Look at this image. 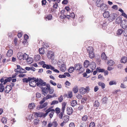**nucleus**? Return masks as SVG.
<instances>
[{
  "label": "nucleus",
  "instance_id": "nucleus-27",
  "mask_svg": "<svg viewBox=\"0 0 127 127\" xmlns=\"http://www.w3.org/2000/svg\"><path fill=\"white\" fill-rule=\"evenodd\" d=\"M101 57L103 60H105L106 59L107 57L105 53H102L101 55Z\"/></svg>",
  "mask_w": 127,
  "mask_h": 127
},
{
  "label": "nucleus",
  "instance_id": "nucleus-21",
  "mask_svg": "<svg viewBox=\"0 0 127 127\" xmlns=\"http://www.w3.org/2000/svg\"><path fill=\"white\" fill-rule=\"evenodd\" d=\"M63 120L64 123L67 122L69 120V116L66 115L64 116L63 118Z\"/></svg>",
  "mask_w": 127,
  "mask_h": 127
},
{
  "label": "nucleus",
  "instance_id": "nucleus-62",
  "mask_svg": "<svg viewBox=\"0 0 127 127\" xmlns=\"http://www.w3.org/2000/svg\"><path fill=\"white\" fill-rule=\"evenodd\" d=\"M127 86L123 83H121L120 86V87L123 89H125L126 88Z\"/></svg>",
  "mask_w": 127,
  "mask_h": 127
},
{
  "label": "nucleus",
  "instance_id": "nucleus-54",
  "mask_svg": "<svg viewBox=\"0 0 127 127\" xmlns=\"http://www.w3.org/2000/svg\"><path fill=\"white\" fill-rule=\"evenodd\" d=\"M96 5L98 7H100L101 5L100 4V0H97L96 2Z\"/></svg>",
  "mask_w": 127,
  "mask_h": 127
},
{
  "label": "nucleus",
  "instance_id": "nucleus-18",
  "mask_svg": "<svg viewBox=\"0 0 127 127\" xmlns=\"http://www.w3.org/2000/svg\"><path fill=\"white\" fill-rule=\"evenodd\" d=\"M110 15L109 11H105L103 13V16L105 18H108Z\"/></svg>",
  "mask_w": 127,
  "mask_h": 127
},
{
  "label": "nucleus",
  "instance_id": "nucleus-16",
  "mask_svg": "<svg viewBox=\"0 0 127 127\" xmlns=\"http://www.w3.org/2000/svg\"><path fill=\"white\" fill-rule=\"evenodd\" d=\"M48 104V103L47 102H45L44 103L43 105L41 104L37 108V109H42L45 107Z\"/></svg>",
  "mask_w": 127,
  "mask_h": 127
},
{
  "label": "nucleus",
  "instance_id": "nucleus-6",
  "mask_svg": "<svg viewBox=\"0 0 127 127\" xmlns=\"http://www.w3.org/2000/svg\"><path fill=\"white\" fill-rule=\"evenodd\" d=\"M90 68L91 69L92 72L93 71V70L95 69L96 67V64L95 62H92L89 65Z\"/></svg>",
  "mask_w": 127,
  "mask_h": 127
},
{
  "label": "nucleus",
  "instance_id": "nucleus-39",
  "mask_svg": "<svg viewBox=\"0 0 127 127\" xmlns=\"http://www.w3.org/2000/svg\"><path fill=\"white\" fill-rule=\"evenodd\" d=\"M89 57L91 59H92L95 57V55L94 52L89 53Z\"/></svg>",
  "mask_w": 127,
  "mask_h": 127
},
{
  "label": "nucleus",
  "instance_id": "nucleus-38",
  "mask_svg": "<svg viewBox=\"0 0 127 127\" xmlns=\"http://www.w3.org/2000/svg\"><path fill=\"white\" fill-rule=\"evenodd\" d=\"M35 106V104L34 103H31L29 105V108L30 109L33 108Z\"/></svg>",
  "mask_w": 127,
  "mask_h": 127
},
{
  "label": "nucleus",
  "instance_id": "nucleus-14",
  "mask_svg": "<svg viewBox=\"0 0 127 127\" xmlns=\"http://www.w3.org/2000/svg\"><path fill=\"white\" fill-rule=\"evenodd\" d=\"M100 8L101 10H105L107 9V6L105 4L103 3L101 5Z\"/></svg>",
  "mask_w": 127,
  "mask_h": 127
},
{
  "label": "nucleus",
  "instance_id": "nucleus-41",
  "mask_svg": "<svg viewBox=\"0 0 127 127\" xmlns=\"http://www.w3.org/2000/svg\"><path fill=\"white\" fill-rule=\"evenodd\" d=\"M116 84V82L115 80L111 81L109 83V84L110 85H115Z\"/></svg>",
  "mask_w": 127,
  "mask_h": 127
},
{
  "label": "nucleus",
  "instance_id": "nucleus-10",
  "mask_svg": "<svg viewBox=\"0 0 127 127\" xmlns=\"http://www.w3.org/2000/svg\"><path fill=\"white\" fill-rule=\"evenodd\" d=\"M39 63L41 65H42V67L43 68H46L47 69H50V66L51 65H49L45 64V62L43 61H42Z\"/></svg>",
  "mask_w": 127,
  "mask_h": 127
},
{
  "label": "nucleus",
  "instance_id": "nucleus-20",
  "mask_svg": "<svg viewBox=\"0 0 127 127\" xmlns=\"http://www.w3.org/2000/svg\"><path fill=\"white\" fill-rule=\"evenodd\" d=\"M23 53L21 52L18 53L17 54V58L20 60H21L23 59Z\"/></svg>",
  "mask_w": 127,
  "mask_h": 127
},
{
  "label": "nucleus",
  "instance_id": "nucleus-59",
  "mask_svg": "<svg viewBox=\"0 0 127 127\" xmlns=\"http://www.w3.org/2000/svg\"><path fill=\"white\" fill-rule=\"evenodd\" d=\"M123 34L125 36H127V29H125L123 31Z\"/></svg>",
  "mask_w": 127,
  "mask_h": 127
},
{
  "label": "nucleus",
  "instance_id": "nucleus-1",
  "mask_svg": "<svg viewBox=\"0 0 127 127\" xmlns=\"http://www.w3.org/2000/svg\"><path fill=\"white\" fill-rule=\"evenodd\" d=\"M54 111L55 110L54 109H52L51 108H49L47 109L46 111V113H44L42 112L35 113V115L37 116V117H45L47 116L48 113L50 112V111Z\"/></svg>",
  "mask_w": 127,
  "mask_h": 127
},
{
  "label": "nucleus",
  "instance_id": "nucleus-3",
  "mask_svg": "<svg viewBox=\"0 0 127 127\" xmlns=\"http://www.w3.org/2000/svg\"><path fill=\"white\" fill-rule=\"evenodd\" d=\"M49 84H47L45 86L41 87L42 94L46 96L48 94Z\"/></svg>",
  "mask_w": 127,
  "mask_h": 127
},
{
  "label": "nucleus",
  "instance_id": "nucleus-46",
  "mask_svg": "<svg viewBox=\"0 0 127 127\" xmlns=\"http://www.w3.org/2000/svg\"><path fill=\"white\" fill-rule=\"evenodd\" d=\"M11 79V77H9L7 79H5L4 80V82L3 84H5L7 82H9L10 81Z\"/></svg>",
  "mask_w": 127,
  "mask_h": 127
},
{
  "label": "nucleus",
  "instance_id": "nucleus-55",
  "mask_svg": "<svg viewBox=\"0 0 127 127\" xmlns=\"http://www.w3.org/2000/svg\"><path fill=\"white\" fill-rule=\"evenodd\" d=\"M60 18H61L62 19H63L65 18L66 17L68 19H69V17H68V16H67L65 15H64L62 14L60 16Z\"/></svg>",
  "mask_w": 127,
  "mask_h": 127
},
{
  "label": "nucleus",
  "instance_id": "nucleus-47",
  "mask_svg": "<svg viewBox=\"0 0 127 127\" xmlns=\"http://www.w3.org/2000/svg\"><path fill=\"white\" fill-rule=\"evenodd\" d=\"M1 121L4 124H6L7 122V120L6 118L3 117L1 119Z\"/></svg>",
  "mask_w": 127,
  "mask_h": 127
},
{
  "label": "nucleus",
  "instance_id": "nucleus-33",
  "mask_svg": "<svg viewBox=\"0 0 127 127\" xmlns=\"http://www.w3.org/2000/svg\"><path fill=\"white\" fill-rule=\"evenodd\" d=\"M99 105V103L98 101L96 100L94 103L93 106L95 107H98Z\"/></svg>",
  "mask_w": 127,
  "mask_h": 127
},
{
  "label": "nucleus",
  "instance_id": "nucleus-31",
  "mask_svg": "<svg viewBox=\"0 0 127 127\" xmlns=\"http://www.w3.org/2000/svg\"><path fill=\"white\" fill-rule=\"evenodd\" d=\"M31 78L30 77H29L28 79L26 78H24L23 79V82H25L26 83H27L29 82H30V80H31Z\"/></svg>",
  "mask_w": 127,
  "mask_h": 127
},
{
  "label": "nucleus",
  "instance_id": "nucleus-30",
  "mask_svg": "<svg viewBox=\"0 0 127 127\" xmlns=\"http://www.w3.org/2000/svg\"><path fill=\"white\" fill-rule=\"evenodd\" d=\"M78 90V88L77 85L75 86L73 89V91L75 93H76Z\"/></svg>",
  "mask_w": 127,
  "mask_h": 127
},
{
  "label": "nucleus",
  "instance_id": "nucleus-26",
  "mask_svg": "<svg viewBox=\"0 0 127 127\" xmlns=\"http://www.w3.org/2000/svg\"><path fill=\"white\" fill-rule=\"evenodd\" d=\"M90 64L89 62L87 60L85 61L84 63V66L86 68L88 67Z\"/></svg>",
  "mask_w": 127,
  "mask_h": 127
},
{
  "label": "nucleus",
  "instance_id": "nucleus-63",
  "mask_svg": "<svg viewBox=\"0 0 127 127\" xmlns=\"http://www.w3.org/2000/svg\"><path fill=\"white\" fill-rule=\"evenodd\" d=\"M86 124L85 123H82L80 125V127H86Z\"/></svg>",
  "mask_w": 127,
  "mask_h": 127
},
{
  "label": "nucleus",
  "instance_id": "nucleus-7",
  "mask_svg": "<svg viewBox=\"0 0 127 127\" xmlns=\"http://www.w3.org/2000/svg\"><path fill=\"white\" fill-rule=\"evenodd\" d=\"M47 56L49 59H53L54 58L53 52L51 51H49L47 54Z\"/></svg>",
  "mask_w": 127,
  "mask_h": 127
},
{
  "label": "nucleus",
  "instance_id": "nucleus-51",
  "mask_svg": "<svg viewBox=\"0 0 127 127\" xmlns=\"http://www.w3.org/2000/svg\"><path fill=\"white\" fill-rule=\"evenodd\" d=\"M52 17V16L51 14L48 15L46 17V20H50L51 19Z\"/></svg>",
  "mask_w": 127,
  "mask_h": 127
},
{
  "label": "nucleus",
  "instance_id": "nucleus-24",
  "mask_svg": "<svg viewBox=\"0 0 127 127\" xmlns=\"http://www.w3.org/2000/svg\"><path fill=\"white\" fill-rule=\"evenodd\" d=\"M54 90L53 88L51 87L50 85L49 84L48 94H52L54 92Z\"/></svg>",
  "mask_w": 127,
  "mask_h": 127
},
{
  "label": "nucleus",
  "instance_id": "nucleus-36",
  "mask_svg": "<svg viewBox=\"0 0 127 127\" xmlns=\"http://www.w3.org/2000/svg\"><path fill=\"white\" fill-rule=\"evenodd\" d=\"M77 104L76 101L75 100H73L71 102V105L72 107H74L76 106Z\"/></svg>",
  "mask_w": 127,
  "mask_h": 127
},
{
  "label": "nucleus",
  "instance_id": "nucleus-42",
  "mask_svg": "<svg viewBox=\"0 0 127 127\" xmlns=\"http://www.w3.org/2000/svg\"><path fill=\"white\" fill-rule=\"evenodd\" d=\"M39 53L40 54H44V49L43 48H39Z\"/></svg>",
  "mask_w": 127,
  "mask_h": 127
},
{
  "label": "nucleus",
  "instance_id": "nucleus-57",
  "mask_svg": "<svg viewBox=\"0 0 127 127\" xmlns=\"http://www.w3.org/2000/svg\"><path fill=\"white\" fill-rule=\"evenodd\" d=\"M59 102L57 100H54L51 103V105H55L57 104Z\"/></svg>",
  "mask_w": 127,
  "mask_h": 127
},
{
  "label": "nucleus",
  "instance_id": "nucleus-61",
  "mask_svg": "<svg viewBox=\"0 0 127 127\" xmlns=\"http://www.w3.org/2000/svg\"><path fill=\"white\" fill-rule=\"evenodd\" d=\"M55 111L56 113L58 114L60 112V108L57 107L56 108Z\"/></svg>",
  "mask_w": 127,
  "mask_h": 127
},
{
  "label": "nucleus",
  "instance_id": "nucleus-45",
  "mask_svg": "<svg viewBox=\"0 0 127 127\" xmlns=\"http://www.w3.org/2000/svg\"><path fill=\"white\" fill-rule=\"evenodd\" d=\"M75 70L73 66H71L68 69V71L70 73H72Z\"/></svg>",
  "mask_w": 127,
  "mask_h": 127
},
{
  "label": "nucleus",
  "instance_id": "nucleus-25",
  "mask_svg": "<svg viewBox=\"0 0 127 127\" xmlns=\"http://www.w3.org/2000/svg\"><path fill=\"white\" fill-rule=\"evenodd\" d=\"M120 61L122 63H125L127 62V58L125 57H123L122 58Z\"/></svg>",
  "mask_w": 127,
  "mask_h": 127
},
{
  "label": "nucleus",
  "instance_id": "nucleus-5",
  "mask_svg": "<svg viewBox=\"0 0 127 127\" xmlns=\"http://www.w3.org/2000/svg\"><path fill=\"white\" fill-rule=\"evenodd\" d=\"M47 84L46 82H44L43 80L41 79H40L39 82L37 83V85L39 87H44Z\"/></svg>",
  "mask_w": 127,
  "mask_h": 127
},
{
  "label": "nucleus",
  "instance_id": "nucleus-43",
  "mask_svg": "<svg viewBox=\"0 0 127 127\" xmlns=\"http://www.w3.org/2000/svg\"><path fill=\"white\" fill-rule=\"evenodd\" d=\"M4 90V86L2 83L0 84V92H2Z\"/></svg>",
  "mask_w": 127,
  "mask_h": 127
},
{
  "label": "nucleus",
  "instance_id": "nucleus-58",
  "mask_svg": "<svg viewBox=\"0 0 127 127\" xmlns=\"http://www.w3.org/2000/svg\"><path fill=\"white\" fill-rule=\"evenodd\" d=\"M49 94H48L47 95H46V97H44L46 100H47L49 98H52V96L50 95Z\"/></svg>",
  "mask_w": 127,
  "mask_h": 127
},
{
  "label": "nucleus",
  "instance_id": "nucleus-40",
  "mask_svg": "<svg viewBox=\"0 0 127 127\" xmlns=\"http://www.w3.org/2000/svg\"><path fill=\"white\" fill-rule=\"evenodd\" d=\"M28 57V55L26 53L23 54V59L26 60Z\"/></svg>",
  "mask_w": 127,
  "mask_h": 127
},
{
  "label": "nucleus",
  "instance_id": "nucleus-12",
  "mask_svg": "<svg viewBox=\"0 0 127 127\" xmlns=\"http://www.w3.org/2000/svg\"><path fill=\"white\" fill-rule=\"evenodd\" d=\"M74 68L76 70H79L82 68V65L79 64H75Z\"/></svg>",
  "mask_w": 127,
  "mask_h": 127
},
{
  "label": "nucleus",
  "instance_id": "nucleus-32",
  "mask_svg": "<svg viewBox=\"0 0 127 127\" xmlns=\"http://www.w3.org/2000/svg\"><path fill=\"white\" fill-rule=\"evenodd\" d=\"M26 60L27 63L29 64H31L33 62V59L30 57H28Z\"/></svg>",
  "mask_w": 127,
  "mask_h": 127
},
{
  "label": "nucleus",
  "instance_id": "nucleus-52",
  "mask_svg": "<svg viewBox=\"0 0 127 127\" xmlns=\"http://www.w3.org/2000/svg\"><path fill=\"white\" fill-rule=\"evenodd\" d=\"M39 120L38 119H35L33 121L34 124V125H37L39 122Z\"/></svg>",
  "mask_w": 127,
  "mask_h": 127
},
{
  "label": "nucleus",
  "instance_id": "nucleus-34",
  "mask_svg": "<svg viewBox=\"0 0 127 127\" xmlns=\"http://www.w3.org/2000/svg\"><path fill=\"white\" fill-rule=\"evenodd\" d=\"M40 59V57L39 55H36L34 56V59L36 61L39 60Z\"/></svg>",
  "mask_w": 127,
  "mask_h": 127
},
{
  "label": "nucleus",
  "instance_id": "nucleus-29",
  "mask_svg": "<svg viewBox=\"0 0 127 127\" xmlns=\"http://www.w3.org/2000/svg\"><path fill=\"white\" fill-rule=\"evenodd\" d=\"M87 51L88 53H92L94 51V49L92 47H89L87 49Z\"/></svg>",
  "mask_w": 127,
  "mask_h": 127
},
{
  "label": "nucleus",
  "instance_id": "nucleus-28",
  "mask_svg": "<svg viewBox=\"0 0 127 127\" xmlns=\"http://www.w3.org/2000/svg\"><path fill=\"white\" fill-rule=\"evenodd\" d=\"M98 84L99 86H101L102 89H103L105 88V84L101 82H100L98 83Z\"/></svg>",
  "mask_w": 127,
  "mask_h": 127
},
{
  "label": "nucleus",
  "instance_id": "nucleus-53",
  "mask_svg": "<svg viewBox=\"0 0 127 127\" xmlns=\"http://www.w3.org/2000/svg\"><path fill=\"white\" fill-rule=\"evenodd\" d=\"M52 124L53 125V126L54 127H57L58 125V124L57 123L56 121H54L52 123Z\"/></svg>",
  "mask_w": 127,
  "mask_h": 127
},
{
  "label": "nucleus",
  "instance_id": "nucleus-60",
  "mask_svg": "<svg viewBox=\"0 0 127 127\" xmlns=\"http://www.w3.org/2000/svg\"><path fill=\"white\" fill-rule=\"evenodd\" d=\"M64 114V113L62 112H61L60 113L59 115V117L60 119H62V118Z\"/></svg>",
  "mask_w": 127,
  "mask_h": 127
},
{
  "label": "nucleus",
  "instance_id": "nucleus-8",
  "mask_svg": "<svg viewBox=\"0 0 127 127\" xmlns=\"http://www.w3.org/2000/svg\"><path fill=\"white\" fill-rule=\"evenodd\" d=\"M31 78V79L29 82V85L30 86L32 87H35L37 85V83H35L33 79L32 78Z\"/></svg>",
  "mask_w": 127,
  "mask_h": 127
},
{
  "label": "nucleus",
  "instance_id": "nucleus-50",
  "mask_svg": "<svg viewBox=\"0 0 127 127\" xmlns=\"http://www.w3.org/2000/svg\"><path fill=\"white\" fill-rule=\"evenodd\" d=\"M64 64L63 61L61 60H59V62L58 63V66L61 65V64Z\"/></svg>",
  "mask_w": 127,
  "mask_h": 127
},
{
  "label": "nucleus",
  "instance_id": "nucleus-15",
  "mask_svg": "<svg viewBox=\"0 0 127 127\" xmlns=\"http://www.w3.org/2000/svg\"><path fill=\"white\" fill-rule=\"evenodd\" d=\"M11 89L12 88L10 87V86L7 85L4 89V91L6 93H8Z\"/></svg>",
  "mask_w": 127,
  "mask_h": 127
},
{
  "label": "nucleus",
  "instance_id": "nucleus-37",
  "mask_svg": "<svg viewBox=\"0 0 127 127\" xmlns=\"http://www.w3.org/2000/svg\"><path fill=\"white\" fill-rule=\"evenodd\" d=\"M107 63L109 65L111 66L114 64V63L112 60H110L108 61Z\"/></svg>",
  "mask_w": 127,
  "mask_h": 127
},
{
  "label": "nucleus",
  "instance_id": "nucleus-35",
  "mask_svg": "<svg viewBox=\"0 0 127 127\" xmlns=\"http://www.w3.org/2000/svg\"><path fill=\"white\" fill-rule=\"evenodd\" d=\"M121 18L120 17H118L116 20V23L117 24H119L121 23Z\"/></svg>",
  "mask_w": 127,
  "mask_h": 127
},
{
  "label": "nucleus",
  "instance_id": "nucleus-2",
  "mask_svg": "<svg viewBox=\"0 0 127 127\" xmlns=\"http://www.w3.org/2000/svg\"><path fill=\"white\" fill-rule=\"evenodd\" d=\"M108 22L106 20L104 21L103 22H100V24L101 25L102 28L104 30H106L107 32L109 33H111V30H109L107 28V26L108 24Z\"/></svg>",
  "mask_w": 127,
  "mask_h": 127
},
{
  "label": "nucleus",
  "instance_id": "nucleus-4",
  "mask_svg": "<svg viewBox=\"0 0 127 127\" xmlns=\"http://www.w3.org/2000/svg\"><path fill=\"white\" fill-rule=\"evenodd\" d=\"M117 17L116 14L115 13L111 14L109 15L108 20L110 22H112Z\"/></svg>",
  "mask_w": 127,
  "mask_h": 127
},
{
  "label": "nucleus",
  "instance_id": "nucleus-64",
  "mask_svg": "<svg viewBox=\"0 0 127 127\" xmlns=\"http://www.w3.org/2000/svg\"><path fill=\"white\" fill-rule=\"evenodd\" d=\"M89 127H95V123L93 122H91L90 124Z\"/></svg>",
  "mask_w": 127,
  "mask_h": 127
},
{
  "label": "nucleus",
  "instance_id": "nucleus-9",
  "mask_svg": "<svg viewBox=\"0 0 127 127\" xmlns=\"http://www.w3.org/2000/svg\"><path fill=\"white\" fill-rule=\"evenodd\" d=\"M121 26L123 29H124L127 27V21L123 20L122 21Z\"/></svg>",
  "mask_w": 127,
  "mask_h": 127
},
{
  "label": "nucleus",
  "instance_id": "nucleus-23",
  "mask_svg": "<svg viewBox=\"0 0 127 127\" xmlns=\"http://www.w3.org/2000/svg\"><path fill=\"white\" fill-rule=\"evenodd\" d=\"M123 32V30L122 29H119L117 31L116 33V35H121Z\"/></svg>",
  "mask_w": 127,
  "mask_h": 127
},
{
  "label": "nucleus",
  "instance_id": "nucleus-17",
  "mask_svg": "<svg viewBox=\"0 0 127 127\" xmlns=\"http://www.w3.org/2000/svg\"><path fill=\"white\" fill-rule=\"evenodd\" d=\"M79 91L80 93L82 94H84L86 92V91L85 88L83 87H81L79 89Z\"/></svg>",
  "mask_w": 127,
  "mask_h": 127
},
{
  "label": "nucleus",
  "instance_id": "nucleus-19",
  "mask_svg": "<svg viewBox=\"0 0 127 127\" xmlns=\"http://www.w3.org/2000/svg\"><path fill=\"white\" fill-rule=\"evenodd\" d=\"M13 54V51L12 50H10L8 51L7 53H6V56L8 57H11Z\"/></svg>",
  "mask_w": 127,
  "mask_h": 127
},
{
  "label": "nucleus",
  "instance_id": "nucleus-11",
  "mask_svg": "<svg viewBox=\"0 0 127 127\" xmlns=\"http://www.w3.org/2000/svg\"><path fill=\"white\" fill-rule=\"evenodd\" d=\"M67 114L68 115L71 114L73 112V110L71 107H68L66 110Z\"/></svg>",
  "mask_w": 127,
  "mask_h": 127
},
{
  "label": "nucleus",
  "instance_id": "nucleus-56",
  "mask_svg": "<svg viewBox=\"0 0 127 127\" xmlns=\"http://www.w3.org/2000/svg\"><path fill=\"white\" fill-rule=\"evenodd\" d=\"M107 100V98L106 97H104L102 99V102L103 103H106Z\"/></svg>",
  "mask_w": 127,
  "mask_h": 127
},
{
  "label": "nucleus",
  "instance_id": "nucleus-44",
  "mask_svg": "<svg viewBox=\"0 0 127 127\" xmlns=\"http://www.w3.org/2000/svg\"><path fill=\"white\" fill-rule=\"evenodd\" d=\"M97 71H98L99 72H103L104 71V69L100 68V67H97L96 69Z\"/></svg>",
  "mask_w": 127,
  "mask_h": 127
},
{
  "label": "nucleus",
  "instance_id": "nucleus-48",
  "mask_svg": "<svg viewBox=\"0 0 127 127\" xmlns=\"http://www.w3.org/2000/svg\"><path fill=\"white\" fill-rule=\"evenodd\" d=\"M67 16L69 17V18L70 17H71V18H74L75 17V15L74 13L73 12H72L71 13L70 15H67Z\"/></svg>",
  "mask_w": 127,
  "mask_h": 127
},
{
  "label": "nucleus",
  "instance_id": "nucleus-13",
  "mask_svg": "<svg viewBox=\"0 0 127 127\" xmlns=\"http://www.w3.org/2000/svg\"><path fill=\"white\" fill-rule=\"evenodd\" d=\"M60 68V70L63 72H64L66 70L65 65L64 64H61V65L58 66Z\"/></svg>",
  "mask_w": 127,
  "mask_h": 127
},
{
  "label": "nucleus",
  "instance_id": "nucleus-49",
  "mask_svg": "<svg viewBox=\"0 0 127 127\" xmlns=\"http://www.w3.org/2000/svg\"><path fill=\"white\" fill-rule=\"evenodd\" d=\"M88 118V117L87 115H84L82 117V120L83 121H86Z\"/></svg>",
  "mask_w": 127,
  "mask_h": 127
},
{
  "label": "nucleus",
  "instance_id": "nucleus-22",
  "mask_svg": "<svg viewBox=\"0 0 127 127\" xmlns=\"http://www.w3.org/2000/svg\"><path fill=\"white\" fill-rule=\"evenodd\" d=\"M66 105V103L65 102H63L62 104V108L61 109L62 112H64V111L65 110V106Z\"/></svg>",
  "mask_w": 127,
  "mask_h": 127
}]
</instances>
